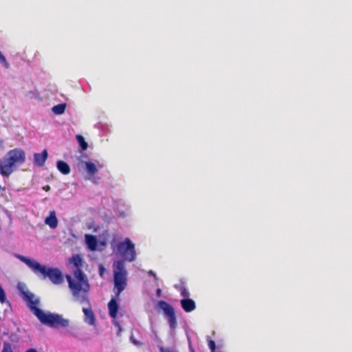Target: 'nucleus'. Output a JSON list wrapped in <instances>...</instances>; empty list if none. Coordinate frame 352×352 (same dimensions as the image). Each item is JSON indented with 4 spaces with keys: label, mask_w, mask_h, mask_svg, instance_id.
<instances>
[{
    "label": "nucleus",
    "mask_w": 352,
    "mask_h": 352,
    "mask_svg": "<svg viewBox=\"0 0 352 352\" xmlns=\"http://www.w3.org/2000/svg\"><path fill=\"white\" fill-rule=\"evenodd\" d=\"M0 62L5 64L6 67H8L9 65L6 61V57L2 54V53L0 54Z\"/></svg>",
    "instance_id": "25"
},
{
    "label": "nucleus",
    "mask_w": 352,
    "mask_h": 352,
    "mask_svg": "<svg viewBox=\"0 0 352 352\" xmlns=\"http://www.w3.org/2000/svg\"><path fill=\"white\" fill-rule=\"evenodd\" d=\"M6 300V295L3 289L0 285V302L3 303Z\"/></svg>",
    "instance_id": "22"
},
{
    "label": "nucleus",
    "mask_w": 352,
    "mask_h": 352,
    "mask_svg": "<svg viewBox=\"0 0 352 352\" xmlns=\"http://www.w3.org/2000/svg\"><path fill=\"white\" fill-rule=\"evenodd\" d=\"M160 352H174L168 349H165L164 347H160Z\"/></svg>",
    "instance_id": "27"
},
{
    "label": "nucleus",
    "mask_w": 352,
    "mask_h": 352,
    "mask_svg": "<svg viewBox=\"0 0 352 352\" xmlns=\"http://www.w3.org/2000/svg\"><path fill=\"white\" fill-rule=\"evenodd\" d=\"M104 270V268L101 265L100 267V276L102 275Z\"/></svg>",
    "instance_id": "30"
},
{
    "label": "nucleus",
    "mask_w": 352,
    "mask_h": 352,
    "mask_svg": "<svg viewBox=\"0 0 352 352\" xmlns=\"http://www.w3.org/2000/svg\"><path fill=\"white\" fill-rule=\"evenodd\" d=\"M190 294L186 288H182L181 290V296H183L184 298H189Z\"/></svg>",
    "instance_id": "24"
},
{
    "label": "nucleus",
    "mask_w": 352,
    "mask_h": 352,
    "mask_svg": "<svg viewBox=\"0 0 352 352\" xmlns=\"http://www.w3.org/2000/svg\"><path fill=\"white\" fill-rule=\"evenodd\" d=\"M1 52H0V54H1Z\"/></svg>",
    "instance_id": "32"
},
{
    "label": "nucleus",
    "mask_w": 352,
    "mask_h": 352,
    "mask_svg": "<svg viewBox=\"0 0 352 352\" xmlns=\"http://www.w3.org/2000/svg\"><path fill=\"white\" fill-rule=\"evenodd\" d=\"M74 276L78 281L82 282L87 286V283H88V280L83 273L81 268L76 269L74 272Z\"/></svg>",
    "instance_id": "15"
},
{
    "label": "nucleus",
    "mask_w": 352,
    "mask_h": 352,
    "mask_svg": "<svg viewBox=\"0 0 352 352\" xmlns=\"http://www.w3.org/2000/svg\"><path fill=\"white\" fill-rule=\"evenodd\" d=\"M1 352H14L12 344L8 342H4Z\"/></svg>",
    "instance_id": "21"
},
{
    "label": "nucleus",
    "mask_w": 352,
    "mask_h": 352,
    "mask_svg": "<svg viewBox=\"0 0 352 352\" xmlns=\"http://www.w3.org/2000/svg\"><path fill=\"white\" fill-rule=\"evenodd\" d=\"M109 314L111 318L115 319L118 316L119 305L116 301V297H113L107 305Z\"/></svg>",
    "instance_id": "8"
},
{
    "label": "nucleus",
    "mask_w": 352,
    "mask_h": 352,
    "mask_svg": "<svg viewBox=\"0 0 352 352\" xmlns=\"http://www.w3.org/2000/svg\"><path fill=\"white\" fill-rule=\"evenodd\" d=\"M48 153L46 149H45L41 153H34V162L38 166H43L45 161L47 160Z\"/></svg>",
    "instance_id": "10"
},
{
    "label": "nucleus",
    "mask_w": 352,
    "mask_h": 352,
    "mask_svg": "<svg viewBox=\"0 0 352 352\" xmlns=\"http://www.w3.org/2000/svg\"><path fill=\"white\" fill-rule=\"evenodd\" d=\"M76 139L78 141V142L80 148H82V150L85 151V150L87 149L88 144L85 140V138H84V137L82 135H81L80 134H78V135H76Z\"/></svg>",
    "instance_id": "20"
},
{
    "label": "nucleus",
    "mask_w": 352,
    "mask_h": 352,
    "mask_svg": "<svg viewBox=\"0 0 352 352\" xmlns=\"http://www.w3.org/2000/svg\"><path fill=\"white\" fill-rule=\"evenodd\" d=\"M180 302L182 309L186 312H191L196 308L195 302L191 298H183Z\"/></svg>",
    "instance_id": "9"
},
{
    "label": "nucleus",
    "mask_w": 352,
    "mask_h": 352,
    "mask_svg": "<svg viewBox=\"0 0 352 352\" xmlns=\"http://www.w3.org/2000/svg\"><path fill=\"white\" fill-rule=\"evenodd\" d=\"M66 278L69 284V287L72 289L74 296L80 302H87L88 300L87 296L85 294L81 296L80 292H82L85 294L88 292V291L89 290V283H87L86 286L82 282H76L72 278V277L69 275H67Z\"/></svg>",
    "instance_id": "5"
},
{
    "label": "nucleus",
    "mask_w": 352,
    "mask_h": 352,
    "mask_svg": "<svg viewBox=\"0 0 352 352\" xmlns=\"http://www.w3.org/2000/svg\"><path fill=\"white\" fill-rule=\"evenodd\" d=\"M148 274L149 275L152 276L154 278V279H155V280H157V279H158V278H157V276L156 274H155L153 270H150L148 272Z\"/></svg>",
    "instance_id": "26"
},
{
    "label": "nucleus",
    "mask_w": 352,
    "mask_h": 352,
    "mask_svg": "<svg viewBox=\"0 0 352 352\" xmlns=\"http://www.w3.org/2000/svg\"><path fill=\"white\" fill-rule=\"evenodd\" d=\"M25 161V152L21 148H14L9 151L6 155L0 160V174L8 177L13 172L15 164H21Z\"/></svg>",
    "instance_id": "2"
},
{
    "label": "nucleus",
    "mask_w": 352,
    "mask_h": 352,
    "mask_svg": "<svg viewBox=\"0 0 352 352\" xmlns=\"http://www.w3.org/2000/svg\"><path fill=\"white\" fill-rule=\"evenodd\" d=\"M85 167H86L87 172L90 175H94L98 172V169H97L96 165L91 162H85Z\"/></svg>",
    "instance_id": "18"
},
{
    "label": "nucleus",
    "mask_w": 352,
    "mask_h": 352,
    "mask_svg": "<svg viewBox=\"0 0 352 352\" xmlns=\"http://www.w3.org/2000/svg\"><path fill=\"white\" fill-rule=\"evenodd\" d=\"M45 223L52 229L57 228L58 219L56 218L55 211L52 210L50 212V215L46 217Z\"/></svg>",
    "instance_id": "11"
},
{
    "label": "nucleus",
    "mask_w": 352,
    "mask_h": 352,
    "mask_svg": "<svg viewBox=\"0 0 352 352\" xmlns=\"http://www.w3.org/2000/svg\"><path fill=\"white\" fill-rule=\"evenodd\" d=\"M82 311L85 314V320L89 324H94L95 323V316L90 308H83Z\"/></svg>",
    "instance_id": "13"
},
{
    "label": "nucleus",
    "mask_w": 352,
    "mask_h": 352,
    "mask_svg": "<svg viewBox=\"0 0 352 352\" xmlns=\"http://www.w3.org/2000/svg\"><path fill=\"white\" fill-rule=\"evenodd\" d=\"M114 287L116 289V296L118 297L126 286V271L123 261H118L113 264Z\"/></svg>",
    "instance_id": "3"
},
{
    "label": "nucleus",
    "mask_w": 352,
    "mask_h": 352,
    "mask_svg": "<svg viewBox=\"0 0 352 352\" xmlns=\"http://www.w3.org/2000/svg\"><path fill=\"white\" fill-rule=\"evenodd\" d=\"M117 249L125 261L132 262L135 260V245L129 238H126L123 241L120 242L117 245Z\"/></svg>",
    "instance_id": "6"
},
{
    "label": "nucleus",
    "mask_w": 352,
    "mask_h": 352,
    "mask_svg": "<svg viewBox=\"0 0 352 352\" xmlns=\"http://www.w3.org/2000/svg\"><path fill=\"white\" fill-rule=\"evenodd\" d=\"M70 263L73 264L76 269H80L82 266V259L80 254H76L70 258Z\"/></svg>",
    "instance_id": "17"
},
{
    "label": "nucleus",
    "mask_w": 352,
    "mask_h": 352,
    "mask_svg": "<svg viewBox=\"0 0 352 352\" xmlns=\"http://www.w3.org/2000/svg\"><path fill=\"white\" fill-rule=\"evenodd\" d=\"M66 109V104L62 103L55 105L52 107V111L56 115L63 114Z\"/></svg>",
    "instance_id": "19"
},
{
    "label": "nucleus",
    "mask_w": 352,
    "mask_h": 352,
    "mask_svg": "<svg viewBox=\"0 0 352 352\" xmlns=\"http://www.w3.org/2000/svg\"><path fill=\"white\" fill-rule=\"evenodd\" d=\"M16 257L20 261L25 263L29 267H30L34 272L36 271L37 268L36 265H38L39 264V263H38L37 261L28 258L22 255H17Z\"/></svg>",
    "instance_id": "12"
},
{
    "label": "nucleus",
    "mask_w": 352,
    "mask_h": 352,
    "mask_svg": "<svg viewBox=\"0 0 352 352\" xmlns=\"http://www.w3.org/2000/svg\"><path fill=\"white\" fill-rule=\"evenodd\" d=\"M18 288L30 310L42 324L52 328L67 327L69 326V320L63 318L62 316L50 312L45 313L37 307L40 300L38 298H36L33 293L28 290H25L23 287H19Z\"/></svg>",
    "instance_id": "1"
},
{
    "label": "nucleus",
    "mask_w": 352,
    "mask_h": 352,
    "mask_svg": "<svg viewBox=\"0 0 352 352\" xmlns=\"http://www.w3.org/2000/svg\"><path fill=\"white\" fill-rule=\"evenodd\" d=\"M156 295L158 296V297H160L161 295H162V290L161 289L158 288L156 291Z\"/></svg>",
    "instance_id": "29"
},
{
    "label": "nucleus",
    "mask_w": 352,
    "mask_h": 352,
    "mask_svg": "<svg viewBox=\"0 0 352 352\" xmlns=\"http://www.w3.org/2000/svg\"><path fill=\"white\" fill-rule=\"evenodd\" d=\"M25 352H38L35 349H30L28 350H27Z\"/></svg>",
    "instance_id": "31"
},
{
    "label": "nucleus",
    "mask_w": 352,
    "mask_h": 352,
    "mask_svg": "<svg viewBox=\"0 0 352 352\" xmlns=\"http://www.w3.org/2000/svg\"><path fill=\"white\" fill-rule=\"evenodd\" d=\"M85 241L88 248L94 251L96 250L98 245L97 239L95 236L91 234L85 235Z\"/></svg>",
    "instance_id": "14"
},
{
    "label": "nucleus",
    "mask_w": 352,
    "mask_h": 352,
    "mask_svg": "<svg viewBox=\"0 0 352 352\" xmlns=\"http://www.w3.org/2000/svg\"><path fill=\"white\" fill-rule=\"evenodd\" d=\"M42 188H43V190H45L46 192L50 191V189H51V188H50V186L49 185L44 186H43Z\"/></svg>",
    "instance_id": "28"
},
{
    "label": "nucleus",
    "mask_w": 352,
    "mask_h": 352,
    "mask_svg": "<svg viewBox=\"0 0 352 352\" xmlns=\"http://www.w3.org/2000/svg\"><path fill=\"white\" fill-rule=\"evenodd\" d=\"M36 266V270L34 272L36 274L42 275V278L45 279L49 278L54 284H60L63 281V277L60 271L57 268H48L45 265H41L40 263Z\"/></svg>",
    "instance_id": "4"
},
{
    "label": "nucleus",
    "mask_w": 352,
    "mask_h": 352,
    "mask_svg": "<svg viewBox=\"0 0 352 352\" xmlns=\"http://www.w3.org/2000/svg\"><path fill=\"white\" fill-rule=\"evenodd\" d=\"M157 308L162 309L166 316L169 326L171 329H175L177 327V318L175 312L173 307L168 302L164 300H160L157 302Z\"/></svg>",
    "instance_id": "7"
},
{
    "label": "nucleus",
    "mask_w": 352,
    "mask_h": 352,
    "mask_svg": "<svg viewBox=\"0 0 352 352\" xmlns=\"http://www.w3.org/2000/svg\"><path fill=\"white\" fill-rule=\"evenodd\" d=\"M57 168L63 175H68L71 170L67 163L62 160H58L57 162Z\"/></svg>",
    "instance_id": "16"
},
{
    "label": "nucleus",
    "mask_w": 352,
    "mask_h": 352,
    "mask_svg": "<svg viewBox=\"0 0 352 352\" xmlns=\"http://www.w3.org/2000/svg\"><path fill=\"white\" fill-rule=\"evenodd\" d=\"M208 347L211 350L212 352H214L216 349V344L214 340H210L208 341Z\"/></svg>",
    "instance_id": "23"
}]
</instances>
